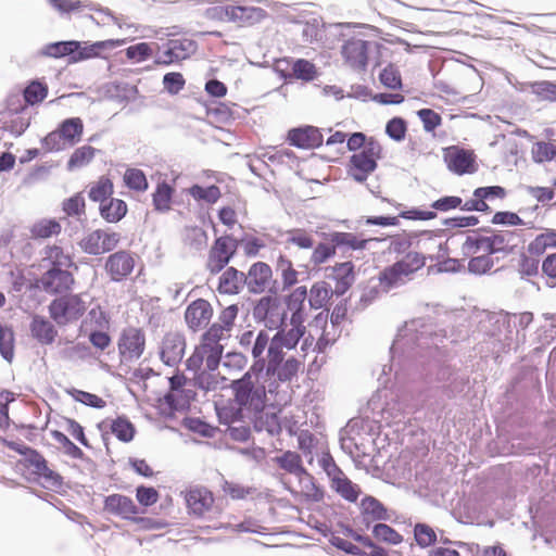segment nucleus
I'll list each match as a JSON object with an SVG mask.
<instances>
[{
	"label": "nucleus",
	"mask_w": 556,
	"mask_h": 556,
	"mask_svg": "<svg viewBox=\"0 0 556 556\" xmlns=\"http://www.w3.org/2000/svg\"><path fill=\"white\" fill-rule=\"evenodd\" d=\"M277 269L281 273V279L285 287H291L298 282V271L292 262L283 255L277 261Z\"/></svg>",
	"instance_id": "obj_59"
},
{
	"label": "nucleus",
	"mask_w": 556,
	"mask_h": 556,
	"mask_svg": "<svg viewBox=\"0 0 556 556\" xmlns=\"http://www.w3.org/2000/svg\"><path fill=\"white\" fill-rule=\"evenodd\" d=\"M121 242V233L111 229H94L79 241V248L89 255H101L113 251Z\"/></svg>",
	"instance_id": "obj_7"
},
{
	"label": "nucleus",
	"mask_w": 556,
	"mask_h": 556,
	"mask_svg": "<svg viewBox=\"0 0 556 556\" xmlns=\"http://www.w3.org/2000/svg\"><path fill=\"white\" fill-rule=\"evenodd\" d=\"M278 466L295 477L306 470L302 465L301 456L296 452L287 451L276 458Z\"/></svg>",
	"instance_id": "obj_46"
},
{
	"label": "nucleus",
	"mask_w": 556,
	"mask_h": 556,
	"mask_svg": "<svg viewBox=\"0 0 556 556\" xmlns=\"http://www.w3.org/2000/svg\"><path fill=\"white\" fill-rule=\"evenodd\" d=\"M287 243L309 250L314 248V238L307 230L295 228L287 231Z\"/></svg>",
	"instance_id": "obj_53"
},
{
	"label": "nucleus",
	"mask_w": 556,
	"mask_h": 556,
	"mask_svg": "<svg viewBox=\"0 0 556 556\" xmlns=\"http://www.w3.org/2000/svg\"><path fill=\"white\" fill-rule=\"evenodd\" d=\"M187 378L182 374H176L169 378V391L165 395L166 402L174 409H181L189 405L191 392H186Z\"/></svg>",
	"instance_id": "obj_25"
},
{
	"label": "nucleus",
	"mask_w": 556,
	"mask_h": 556,
	"mask_svg": "<svg viewBox=\"0 0 556 556\" xmlns=\"http://www.w3.org/2000/svg\"><path fill=\"white\" fill-rule=\"evenodd\" d=\"M186 340L177 332L166 333L163 338L160 356L167 366H176L184 357Z\"/></svg>",
	"instance_id": "obj_18"
},
{
	"label": "nucleus",
	"mask_w": 556,
	"mask_h": 556,
	"mask_svg": "<svg viewBox=\"0 0 556 556\" xmlns=\"http://www.w3.org/2000/svg\"><path fill=\"white\" fill-rule=\"evenodd\" d=\"M370 42L361 38H350L341 47V56L344 64L355 72L366 70L369 59Z\"/></svg>",
	"instance_id": "obj_12"
},
{
	"label": "nucleus",
	"mask_w": 556,
	"mask_h": 556,
	"mask_svg": "<svg viewBox=\"0 0 556 556\" xmlns=\"http://www.w3.org/2000/svg\"><path fill=\"white\" fill-rule=\"evenodd\" d=\"M253 315L268 329H279L286 319V309L277 296H263L254 306Z\"/></svg>",
	"instance_id": "obj_9"
},
{
	"label": "nucleus",
	"mask_w": 556,
	"mask_h": 556,
	"mask_svg": "<svg viewBox=\"0 0 556 556\" xmlns=\"http://www.w3.org/2000/svg\"><path fill=\"white\" fill-rule=\"evenodd\" d=\"M124 185L131 191L143 193L149 188L146 174L139 168H127L123 175Z\"/></svg>",
	"instance_id": "obj_41"
},
{
	"label": "nucleus",
	"mask_w": 556,
	"mask_h": 556,
	"mask_svg": "<svg viewBox=\"0 0 556 556\" xmlns=\"http://www.w3.org/2000/svg\"><path fill=\"white\" fill-rule=\"evenodd\" d=\"M128 212L127 203L118 198H110L104 203L99 205L100 216L110 224L121 222Z\"/></svg>",
	"instance_id": "obj_30"
},
{
	"label": "nucleus",
	"mask_w": 556,
	"mask_h": 556,
	"mask_svg": "<svg viewBox=\"0 0 556 556\" xmlns=\"http://www.w3.org/2000/svg\"><path fill=\"white\" fill-rule=\"evenodd\" d=\"M189 194L197 201H204L210 204L217 202L222 195L220 189L215 185L208 187L193 185L189 189Z\"/></svg>",
	"instance_id": "obj_51"
},
{
	"label": "nucleus",
	"mask_w": 556,
	"mask_h": 556,
	"mask_svg": "<svg viewBox=\"0 0 556 556\" xmlns=\"http://www.w3.org/2000/svg\"><path fill=\"white\" fill-rule=\"evenodd\" d=\"M287 139L291 146L300 149H315L324 141L320 130L314 126L292 128L288 131Z\"/></svg>",
	"instance_id": "obj_21"
},
{
	"label": "nucleus",
	"mask_w": 556,
	"mask_h": 556,
	"mask_svg": "<svg viewBox=\"0 0 556 556\" xmlns=\"http://www.w3.org/2000/svg\"><path fill=\"white\" fill-rule=\"evenodd\" d=\"M114 193V184L109 176H100L96 181L88 186V197L92 202L101 205L106 200L112 198Z\"/></svg>",
	"instance_id": "obj_32"
},
{
	"label": "nucleus",
	"mask_w": 556,
	"mask_h": 556,
	"mask_svg": "<svg viewBox=\"0 0 556 556\" xmlns=\"http://www.w3.org/2000/svg\"><path fill=\"white\" fill-rule=\"evenodd\" d=\"M29 329L33 338L43 345L52 344L58 337L55 326L41 315L31 317Z\"/></svg>",
	"instance_id": "obj_27"
},
{
	"label": "nucleus",
	"mask_w": 556,
	"mask_h": 556,
	"mask_svg": "<svg viewBox=\"0 0 556 556\" xmlns=\"http://www.w3.org/2000/svg\"><path fill=\"white\" fill-rule=\"evenodd\" d=\"M382 157V146L374 137H369V142L365 150L354 153L348 164V174L358 182H364L372 174L378 161Z\"/></svg>",
	"instance_id": "obj_6"
},
{
	"label": "nucleus",
	"mask_w": 556,
	"mask_h": 556,
	"mask_svg": "<svg viewBox=\"0 0 556 556\" xmlns=\"http://www.w3.org/2000/svg\"><path fill=\"white\" fill-rule=\"evenodd\" d=\"M404 275L399 270L395 264L386 267L379 274V282L384 289H391L405 281Z\"/></svg>",
	"instance_id": "obj_57"
},
{
	"label": "nucleus",
	"mask_w": 556,
	"mask_h": 556,
	"mask_svg": "<svg viewBox=\"0 0 556 556\" xmlns=\"http://www.w3.org/2000/svg\"><path fill=\"white\" fill-rule=\"evenodd\" d=\"M362 514L369 520H386L388 513L384 506L375 497L366 496L361 503Z\"/></svg>",
	"instance_id": "obj_45"
},
{
	"label": "nucleus",
	"mask_w": 556,
	"mask_h": 556,
	"mask_svg": "<svg viewBox=\"0 0 556 556\" xmlns=\"http://www.w3.org/2000/svg\"><path fill=\"white\" fill-rule=\"evenodd\" d=\"M332 293H334V290H331L327 282H315L309 290V306L314 309L324 307L330 300Z\"/></svg>",
	"instance_id": "obj_40"
},
{
	"label": "nucleus",
	"mask_w": 556,
	"mask_h": 556,
	"mask_svg": "<svg viewBox=\"0 0 556 556\" xmlns=\"http://www.w3.org/2000/svg\"><path fill=\"white\" fill-rule=\"evenodd\" d=\"M414 536L417 545H419L422 548L429 547L437 542L435 531L426 523L415 525Z\"/></svg>",
	"instance_id": "obj_58"
},
{
	"label": "nucleus",
	"mask_w": 556,
	"mask_h": 556,
	"mask_svg": "<svg viewBox=\"0 0 556 556\" xmlns=\"http://www.w3.org/2000/svg\"><path fill=\"white\" fill-rule=\"evenodd\" d=\"M104 509L124 519H135V516L139 513L135 502L122 494L109 495L104 500Z\"/></svg>",
	"instance_id": "obj_26"
},
{
	"label": "nucleus",
	"mask_w": 556,
	"mask_h": 556,
	"mask_svg": "<svg viewBox=\"0 0 556 556\" xmlns=\"http://www.w3.org/2000/svg\"><path fill=\"white\" fill-rule=\"evenodd\" d=\"M51 435L63 447L67 456L74 459H83L85 457L83 450L74 444L63 432L53 430Z\"/></svg>",
	"instance_id": "obj_60"
},
{
	"label": "nucleus",
	"mask_w": 556,
	"mask_h": 556,
	"mask_svg": "<svg viewBox=\"0 0 556 556\" xmlns=\"http://www.w3.org/2000/svg\"><path fill=\"white\" fill-rule=\"evenodd\" d=\"M75 283L76 279L71 269H46L36 280V287L51 295L67 293Z\"/></svg>",
	"instance_id": "obj_8"
},
{
	"label": "nucleus",
	"mask_w": 556,
	"mask_h": 556,
	"mask_svg": "<svg viewBox=\"0 0 556 556\" xmlns=\"http://www.w3.org/2000/svg\"><path fill=\"white\" fill-rule=\"evenodd\" d=\"M491 223L493 225H504V226H527L529 229H535L533 223H526L517 213L509 211H498L496 212Z\"/></svg>",
	"instance_id": "obj_54"
},
{
	"label": "nucleus",
	"mask_w": 556,
	"mask_h": 556,
	"mask_svg": "<svg viewBox=\"0 0 556 556\" xmlns=\"http://www.w3.org/2000/svg\"><path fill=\"white\" fill-rule=\"evenodd\" d=\"M374 239H363L352 232H333L331 235V242L336 247H346L351 250H364L368 242Z\"/></svg>",
	"instance_id": "obj_42"
},
{
	"label": "nucleus",
	"mask_w": 556,
	"mask_h": 556,
	"mask_svg": "<svg viewBox=\"0 0 556 556\" xmlns=\"http://www.w3.org/2000/svg\"><path fill=\"white\" fill-rule=\"evenodd\" d=\"M299 448L307 458V463L312 464L314 460V450L318 446V439L308 430H302L298 435Z\"/></svg>",
	"instance_id": "obj_55"
},
{
	"label": "nucleus",
	"mask_w": 556,
	"mask_h": 556,
	"mask_svg": "<svg viewBox=\"0 0 556 556\" xmlns=\"http://www.w3.org/2000/svg\"><path fill=\"white\" fill-rule=\"evenodd\" d=\"M507 195V191L504 187L501 186H490V187H479L475 189L473 197L470 200H467L462 206L463 211H477L483 213H490L491 207L486 203V200L492 199H505Z\"/></svg>",
	"instance_id": "obj_17"
},
{
	"label": "nucleus",
	"mask_w": 556,
	"mask_h": 556,
	"mask_svg": "<svg viewBox=\"0 0 556 556\" xmlns=\"http://www.w3.org/2000/svg\"><path fill=\"white\" fill-rule=\"evenodd\" d=\"M112 433L122 442H130L136 433L135 426L125 416H119L111 424Z\"/></svg>",
	"instance_id": "obj_47"
},
{
	"label": "nucleus",
	"mask_w": 556,
	"mask_h": 556,
	"mask_svg": "<svg viewBox=\"0 0 556 556\" xmlns=\"http://www.w3.org/2000/svg\"><path fill=\"white\" fill-rule=\"evenodd\" d=\"M444 161L447 168L457 174H472L476 172V160L472 151L456 146L445 149Z\"/></svg>",
	"instance_id": "obj_16"
},
{
	"label": "nucleus",
	"mask_w": 556,
	"mask_h": 556,
	"mask_svg": "<svg viewBox=\"0 0 556 556\" xmlns=\"http://www.w3.org/2000/svg\"><path fill=\"white\" fill-rule=\"evenodd\" d=\"M394 264L404 277L407 278L426 265V257L419 252L410 251Z\"/></svg>",
	"instance_id": "obj_38"
},
{
	"label": "nucleus",
	"mask_w": 556,
	"mask_h": 556,
	"mask_svg": "<svg viewBox=\"0 0 556 556\" xmlns=\"http://www.w3.org/2000/svg\"><path fill=\"white\" fill-rule=\"evenodd\" d=\"M62 231V225L54 218H41L35 222L30 228V237L33 239H49L60 235Z\"/></svg>",
	"instance_id": "obj_35"
},
{
	"label": "nucleus",
	"mask_w": 556,
	"mask_h": 556,
	"mask_svg": "<svg viewBox=\"0 0 556 556\" xmlns=\"http://www.w3.org/2000/svg\"><path fill=\"white\" fill-rule=\"evenodd\" d=\"M258 371L249 369L240 379L231 382L230 389L233 392V400L237 408H222L219 416L227 422H233L242 418V412L261 413L266 403V391L263 384H258Z\"/></svg>",
	"instance_id": "obj_2"
},
{
	"label": "nucleus",
	"mask_w": 556,
	"mask_h": 556,
	"mask_svg": "<svg viewBox=\"0 0 556 556\" xmlns=\"http://www.w3.org/2000/svg\"><path fill=\"white\" fill-rule=\"evenodd\" d=\"M270 341L271 339L264 330H261L255 336L254 343L251 349V354L255 362L250 369L262 372L263 369L267 367Z\"/></svg>",
	"instance_id": "obj_28"
},
{
	"label": "nucleus",
	"mask_w": 556,
	"mask_h": 556,
	"mask_svg": "<svg viewBox=\"0 0 556 556\" xmlns=\"http://www.w3.org/2000/svg\"><path fill=\"white\" fill-rule=\"evenodd\" d=\"M135 266V254L130 251L121 250L108 256L104 269L112 281L121 282L131 275Z\"/></svg>",
	"instance_id": "obj_13"
},
{
	"label": "nucleus",
	"mask_w": 556,
	"mask_h": 556,
	"mask_svg": "<svg viewBox=\"0 0 556 556\" xmlns=\"http://www.w3.org/2000/svg\"><path fill=\"white\" fill-rule=\"evenodd\" d=\"M381 84L390 89L402 88V77L399 68L394 64L387 65L379 75Z\"/></svg>",
	"instance_id": "obj_61"
},
{
	"label": "nucleus",
	"mask_w": 556,
	"mask_h": 556,
	"mask_svg": "<svg viewBox=\"0 0 556 556\" xmlns=\"http://www.w3.org/2000/svg\"><path fill=\"white\" fill-rule=\"evenodd\" d=\"M237 241L230 236L217 238L210 249L206 267L211 274L219 273L237 252Z\"/></svg>",
	"instance_id": "obj_11"
},
{
	"label": "nucleus",
	"mask_w": 556,
	"mask_h": 556,
	"mask_svg": "<svg viewBox=\"0 0 556 556\" xmlns=\"http://www.w3.org/2000/svg\"><path fill=\"white\" fill-rule=\"evenodd\" d=\"M299 480V489L294 491L306 501L319 502L324 498V492L315 484L314 477L307 471L296 476Z\"/></svg>",
	"instance_id": "obj_33"
},
{
	"label": "nucleus",
	"mask_w": 556,
	"mask_h": 556,
	"mask_svg": "<svg viewBox=\"0 0 556 556\" xmlns=\"http://www.w3.org/2000/svg\"><path fill=\"white\" fill-rule=\"evenodd\" d=\"M331 488L340 494L344 500L349 502H356L359 494L361 489L357 484L353 483L342 471L336 478L330 480Z\"/></svg>",
	"instance_id": "obj_37"
},
{
	"label": "nucleus",
	"mask_w": 556,
	"mask_h": 556,
	"mask_svg": "<svg viewBox=\"0 0 556 556\" xmlns=\"http://www.w3.org/2000/svg\"><path fill=\"white\" fill-rule=\"evenodd\" d=\"M27 457L22 460L23 465L33 468V473L52 484H60L62 478L59 473L49 468L46 458L36 450H26Z\"/></svg>",
	"instance_id": "obj_23"
},
{
	"label": "nucleus",
	"mask_w": 556,
	"mask_h": 556,
	"mask_svg": "<svg viewBox=\"0 0 556 556\" xmlns=\"http://www.w3.org/2000/svg\"><path fill=\"white\" fill-rule=\"evenodd\" d=\"M244 285H247L249 292L255 294L270 290L274 285L270 266L264 262H256L251 265L248 274L244 275Z\"/></svg>",
	"instance_id": "obj_14"
},
{
	"label": "nucleus",
	"mask_w": 556,
	"mask_h": 556,
	"mask_svg": "<svg viewBox=\"0 0 556 556\" xmlns=\"http://www.w3.org/2000/svg\"><path fill=\"white\" fill-rule=\"evenodd\" d=\"M41 263L47 269H77L73 255L56 244L47 245L42 251Z\"/></svg>",
	"instance_id": "obj_22"
},
{
	"label": "nucleus",
	"mask_w": 556,
	"mask_h": 556,
	"mask_svg": "<svg viewBox=\"0 0 556 556\" xmlns=\"http://www.w3.org/2000/svg\"><path fill=\"white\" fill-rule=\"evenodd\" d=\"M84 132V123L79 117L64 119L55 131L50 132L45 141L47 144L54 143L56 139H62L70 146L80 141Z\"/></svg>",
	"instance_id": "obj_19"
},
{
	"label": "nucleus",
	"mask_w": 556,
	"mask_h": 556,
	"mask_svg": "<svg viewBox=\"0 0 556 556\" xmlns=\"http://www.w3.org/2000/svg\"><path fill=\"white\" fill-rule=\"evenodd\" d=\"M336 252L337 247L334 243L319 242L316 247L313 248L309 261L315 267H317L326 263L329 258L333 257Z\"/></svg>",
	"instance_id": "obj_56"
},
{
	"label": "nucleus",
	"mask_w": 556,
	"mask_h": 556,
	"mask_svg": "<svg viewBox=\"0 0 556 556\" xmlns=\"http://www.w3.org/2000/svg\"><path fill=\"white\" fill-rule=\"evenodd\" d=\"M531 154L535 163H544L556 160V144L551 141H539L533 144Z\"/></svg>",
	"instance_id": "obj_52"
},
{
	"label": "nucleus",
	"mask_w": 556,
	"mask_h": 556,
	"mask_svg": "<svg viewBox=\"0 0 556 556\" xmlns=\"http://www.w3.org/2000/svg\"><path fill=\"white\" fill-rule=\"evenodd\" d=\"M291 76L304 81H312L317 77V68L315 64L305 59L292 61Z\"/></svg>",
	"instance_id": "obj_48"
},
{
	"label": "nucleus",
	"mask_w": 556,
	"mask_h": 556,
	"mask_svg": "<svg viewBox=\"0 0 556 556\" xmlns=\"http://www.w3.org/2000/svg\"><path fill=\"white\" fill-rule=\"evenodd\" d=\"M266 12L251 2H231L208 10V16L219 22L233 23L239 27H250L266 17Z\"/></svg>",
	"instance_id": "obj_4"
},
{
	"label": "nucleus",
	"mask_w": 556,
	"mask_h": 556,
	"mask_svg": "<svg viewBox=\"0 0 556 556\" xmlns=\"http://www.w3.org/2000/svg\"><path fill=\"white\" fill-rule=\"evenodd\" d=\"M98 150L91 146H81L74 150L67 161V169L74 170L87 166L92 162Z\"/></svg>",
	"instance_id": "obj_39"
},
{
	"label": "nucleus",
	"mask_w": 556,
	"mask_h": 556,
	"mask_svg": "<svg viewBox=\"0 0 556 556\" xmlns=\"http://www.w3.org/2000/svg\"><path fill=\"white\" fill-rule=\"evenodd\" d=\"M330 274L329 278L334 280V293L337 295H343L354 283L355 281V271L354 265L352 262H343L337 263L333 266L329 267Z\"/></svg>",
	"instance_id": "obj_24"
},
{
	"label": "nucleus",
	"mask_w": 556,
	"mask_h": 556,
	"mask_svg": "<svg viewBox=\"0 0 556 556\" xmlns=\"http://www.w3.org/2000/svg\"><path fill=\"white\" fill-rule=\"evenodd\" d=\"M0 353L11 362L14 356V333L11 328L0 326Z\"/></svg>",
	"instance_id": "obj_63"
},
{
	"label": "nucleus",
	"mask_w": 556,
	"mask_h": 556,
	"mask_svg": "<svg viewBox=\"0 0 556 556\" xmlns=\"http://www.w3.org/2000/svg\"><path fill=\"white\" fill-rule=\"evenodd\" d=\"M117 348L122 361H137L146 349L143 330L136 327L125 328L118 338Z\"/></svg>",
	"instance_id": "obj_10"
},
{
	"label": "nucleus",
	"mask_w": 556,
	"mask_h": 556,
	"mask_svg": "<svg viewBox=\"0 0 556 556\" xmlns=\"http://www.w3.org/2000/svg\"><path fill=\"white\" fill-rule=\"evenodd\" d=\"M307 299L306 287L301 286L295 288L286 299L288 309L291 312L290 324H298L305 321L304 303Z\"/></svg>",
	"instance_id": "obj_29"
},
{
	"label": "nucleus",
	"mask_w": 556,
	"mask_h": 556,
	"mask_svg": "<svg viewBox=\"0 0 556 556\" xmlns=\"http://www.w3.org/2000/svg\"><path fill=\"white\" fill-rule=\"evenodd\" d=\"M184 42L179 40H170L169 48L155 60L157 65H169L174 62L186 58Z\"/></svg>",
	"instance_id": "obj_50"
},
{
	"label": "nucleus",
	"mask_w": 556,
	"mask_h": 556,
	"mask_svg": "<svg viewBox=\"0 0 556 556\" xmlns=\"http://www.w3.org/2000/svg\"><path fill=\"white\" fill-rule=\"evenodd\" d=\"M126 43V39H108L97 41L93 45L86 47L81 50H77L72 56L74 62L98 56L102 50L114 49Z\"/></svg>",
	"instance_id": "obj_36"
},
{
	"label": "nucleus",
	"mask_w": 556,
	"mask_h": 556,
	"mask_svg": "<svg viewBox=\"0 0 556 556\" xmlns=\"http://www.w3.org/2000/svg\"><path fill=\"white\" fill-rule=\"evenodd\" d=\"M228 339L229 337L223 330L210 326L202 333L192 355L187 359L188 368L198 370L205 363L208 370H215L220 363L225 350L223 342Z\"/></svg>",
	"instance_id": "obj_3"
},
{
	"label": "nucleus",
	"mask_w": 556,
	"mask_h": 556,
	"mask_svg": "<svg viewBox=\"0 0 556 556\" xmlns=\"http://www.w3.org/2000/svg\"><path fill=\"white\" fill-rule=\"evenodd\" d=\"M212 317L213 307L204 299L192 301L185 311V321L193 332L204 329L210 324Z\"/></svg>",
	"instance_id": "obj_15"
},
{
	"label": "nucleus",
	"mask_w": 556,
	"mask_h": 556,
	"mask_svg": "<svg viewBox=\"0 0 556 556\" xmlns=\"http://www.w3.org/2000/svg\"><path fill=\"white\" fill-rule=\"evenodd\" d=\"M238 305L231 304L220 311L217 321L213 323L211 326L223 330V332H225V334L230 338L231 331L236 324V319L238 317Z\"/></svg>",
	"instance_id": "obj_43"
},
{
	"label": "nucleus",
	"mask_w": 556,
	"mask_h": 556,
	"mask_svg": "<svg viewBox=\"0 0 556 556\" xmlns=\"http://www.w3.org/2000/svg\"><path fill=\"white\" fill-rule=\"evenodd\" d=\"M47 94L48 87L39 81H31L24 90L25 102L30 105L41 102Z\"/></svg>",
	"instance_id": "obj_64"
},
{
	"label": "nucleus",
	"mask_w": 556,
	"mask_h": 556,
	"mask_svg": "<svg viewBox=\"0 0 556 556\" xmlns=\"http://www.w3.org/2000/svg\"><path fill=\"white\" fill-rule=\"evenodd\" d=\"M549 248H556V231L553 229H546L538 235L529 243L528 250L531 254L541 255Z\"/></svg>",
	"instance_id": "obj_44"
},
{
	"label": "nucleus",
	"mask_w": 556,
	"mask_h": 556,
	"mask_svg": "<svg viewBox=\"0 0 556 556\" xmlns=\"http://www.w3.org/2000/svg\"><path fill=\"white\" fill-rule=\"evenodd\" d=\"M87 303L80 293L67 292L55 296L48 305L49 317L59 327L77 323L87 312Z\"/></svg>",
	"instance_id": "obj_5"
},
{
	"label": "nucleus",
	"mask_w": 556,
	"mask_h": 556,
	"mask_svg": "<svg viewBox=\"0 0 556 556\" xmlns=\"http://www.w3.org/2000/svg\"><path fill=\"white\" fill-rule=\"evenodd\" d=\"M372 534L377 540L393 545L400 544L403 541V536L386 523L376 525L374 527Z\"/></svg>",
	"instance_id": "obj_62"
},
{
	"label": "nucleus",
	"mask_w": 556,
	"mask_h": 556,
	"mask_svg": "<svg viewBox=\"0 0 556 556\" xmlns=\"http://www.w3.org/2000/svg\"><path fill=\"white\" fill-rule=\"evenodd\" d=\"M78 49V41H60L47 45L45 47L43 54L51 58H63L66 55L73 56Z\"/></svg>",
	"instance_id": "obj_49"
},
{
	"label": "nucleus",
	"mask_w": 556,
	"mask_h": 556,
	"mask_svg": "<svg viewBox=\"0 0 556 556\" xmlns=\"http://www.w3.org/2000/svg\"><path fill=\"white\" fill-rule=\"evenodd\" d=\"M243 285L244 274L235 267H229L219 277L217 290L222 294H238Z\"/></svg>",
	"instance_id": "obj_31"
},
{
	"label": "nucleus",
	"mask_w": 556,
	"mask_h": 556,
	"mask_svg": "<svg viewBox=\"0 0 556 556\" xmlns=\"http://www.w3.org/2000/svg\"><path fill=\"white\" fill-rule=\"evenodd\" d=\"M288 331L279 330L271 338L269 345L268 364L266 375L276 377L279 381H291L302 367V362L295 357L285 359V349L292 350L305 333L304 323L291 324Z\"/></svg>",
	"instance_id": "obj_1"
},
{
	"label": "nucleus",
	"mask_w": 556,
	"mask_h": 556,
	"mask_svg": "<svg viewBox=\"0 0 556 556\" xmlns=\"http://www.w3.org/2000/svg\"><path fill=\"white\" fill-rule=\"evenodd\" d=\"M185 501L191 514L202 517L213 507L214 495L204 486H192L186 491Z\"/></svg>",
	"instance_id": "obj_20"
},
{
	"label": "nucleus",
	"mask_w": 556,
	"mask_h": 556,
	"mask_svg": "<svg viewBox=\"0 0 556 556\" xmlns=\"http://www.w3.org/2000/svg\"><path fill=\"white\" fill-rule=\"evenodd\" d=\"M175 188L166 181L159 182L152 193L154 210L160 213L170 211Z\"/></svg>",
	"instance_id": "obj_34"
}]
</instances>
